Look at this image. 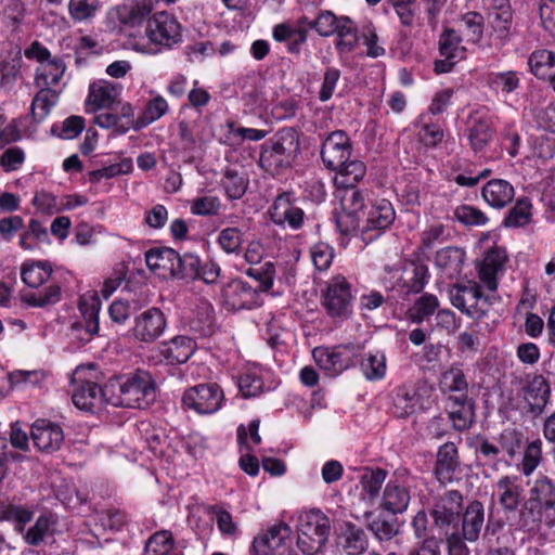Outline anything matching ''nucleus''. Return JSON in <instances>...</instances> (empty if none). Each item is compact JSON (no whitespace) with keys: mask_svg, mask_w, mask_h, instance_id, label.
<instances>
[{"mask_svg":"<svg viewBox=\"0 0 555 555\" xmlns=\"http://www.w3.org/2000/svg\"><path fill=\"white\" fill-rule=\"evenodd\" d=\"M438 386L452 428L457 431L469 429L475 421V401L468 395L469 384L461 365L453 364L443 371Z\"/></svg>","mask_w":555,"mask_h":555,"instance_id":"nucleus-1","label":"nucleus"},{"mask_svg":"<svg viewBox=\"0 0 555 555\" xmlns=\"http://www.w3.org/2000/svg\"><path fill=\"white\" fill-rule=\"evenodd\" d=\"M108 404L129 409H144L156 399V387L151 374L137 371L128 377L111 379L106 384Z\"/></svg>","mask_w":555,"mask_h":555,"instance_id":"nucleus-2","label":"nucleus"},{"mask_svg":"<svg viewBox=\"0 0 555 555\" xmlns=\"http://www.w3.org/2000/svg\"><path fill=\"white\" fill-rule=\"evenodd\" d=\"M299 147L298 132L294 128H283L262 144L259 164L267 172L275 175L291 167Z\"/></svg>","mask_w":555,"mask_h":555,"instance_id":"nucleus-3","label":"nucleus"},{"mask_svg":"<svg viewBox=\"0 0 555 555\" xmlns=\"http://www.w3.org/2000/svg\"><path fill=\"white\" fill-rule=\"evenodd\" d=\"M96 370L94 365H79L72 375V400L76 408L91 412L100 409L103 403H108L106 385L100 387L96 383Z\"/></svg>","mask_w":555,"mask_h":555,"instance_id":"nucleus-4","label":"nucleus"},{"mask_svg":"<svg viewBox=\"0 0 555 555\" xmlns=\"http://www.w3.org/2000/svg\"><path fill=\"white\" fill-rule=\"evenodd\" d=\"M330 519L319 509L305 512L298 519L297 546L304 555H317L330 535Z\"/></svg>","mask_w":555,"mask_h":555,"instance_id":"nucleus-5","label":"nucleus"},{"mask_svg":"<svg viewBox=\"0 0 555 555\" xmlns=\"http://www.w3.org/2000/svg\"><path fill=\"white\" fill-rule=\"evenodd\" d=\"M434 386L425 380L414 386H400L390 395L392 413L398 417H405L426 410L434 402Z\"/></svg>","mask_w":555,"mask_h":555,"instance_id":"nucleus-6","label":"nucleus"},{"mask_svg":"<svg viewBox=\"0 0 555 555\" xmlns=\"http://www.w3.org/2000/svg\"><path fill=\"white\" fill-rule=\"evenodd\" d=\"M335 34L339 37L338 46L347 51L352 50L356 42L361 39L366 47L367 56L377 57L380 54L379 47L377 46L378 35L376 27L370 21L361 26L360 36H358L352 21L347 16H341L337 23Z\"/></svg>","mask_w":555,"mask_h":555,"instance_id":"nucleus-7","label":"nucleus"},{"mask_svg":"<svg viewBox=\"0 0 555 555\" xmlns=\"http://www.w3.org/2000/svg\"><path fill=\"white\" fill-rule=\"evenodd\" d=\"M145 36L157 46L170 49L181 42V26L177 18L167 12H157L151 16L145 26Z\"/></svg>","mask_w":555,"mask_h":555,"instance_id":"nucleus-8","label":"nucleus"},{"mask_svg":"<svg viewBox=\"0 0 555 555\" xmlns=\"http://www.w3.org/2000/svg\"><path fill=\"white\" fill-rule=\"evenodd\" d=\"M223 398V391L217 384H199L185 390L182 403L198 414H212L221 408Z\"/></svg>","mask_w":555,"mask_h":555,"instance_id":"nucleus-9","label":"nucleus"},{"mask_svg":"<svg viewBox=\"0 0 555 555\" xmlns=\"http://www.w3.org/2000/svg\"><path fill=\"white\" fill-rule=\"evenodd\" d=\"M312 357L326 374L337 376L353 365L354 349L351 346H320L312 350Z\"/></svg>","mask_w":555,"mask_h":555,"instance_id":"nucleus-10","label":"nucleus"},{"mask_svg":"<svg viewBox=\"0 0 555 555\" xmlns=\"http://www.w3.org/2000/svg\"><path fill=\"white\" fill-rule=\"evenodd\" d=\"M462 501L463 498L459 491H449L435 504L431 511L434 526L443 535L456 529L462 512Z\"/></svg>","mask_w":555,"mask_h":555,"instance_id":"nucleus-11","label":"nucleus"},{"mask_svg":"<svg viewBox=\"0 0 555 555\" xmlns=\"http://www.w3.org/2000/svg\"><path fill=\"white\" fill-rule=\"evenodd\" d=\"M451 304L472 318H481L486 313V299L478 284L468 282L465 285H454L449 291Z\"/></svg>","mask_w":555,"mask_h":555,"instance_id":"nucleus-12","label":"nucleus"},{"mask_svg":"<svg viewBox=\"0 0 555 555\" xmlns=\"http://www.w3.org/2000/svg\"><path fill=\"white\" fill-rule=\"evenodd\" d=\"M79 310L86 322L85 336L79 335L82 327V322H74L70 326V336L78 339L82 344L90 341L100 330L99 325V312L101 310V299L99 296L89 292L83 294L79 299Z\"/></svg>","mask_w":555,"mask_h":555,"instance_id":"nucleus-13","label":"nucleus"},{"mask_svg":"<svg viewBox=\"0 0 555 555\" xmlns=\"http://www.w3.org/2000/svg\"><path fill=\"white\" fill-rule=\"evenodd\" d=\"M221 296L229 310L253 309L262 305L259 291L238 279L225 284Z\"/></svg>","mask_w":555,"mask_h":555,"instance_id":"nucleus-14","label":"nucleus"},{"mask_svg":"<svg viewBox=\"0 0 555 555\" xmlns=\"http://www.w3.org/2000/svg\"><path fill=\"white\" fill-rule=\"evenodd\" d=\"M351 156V144L345 131L330 133L322 143L321 157L326 168L336 170Z\"/></svg>","mask_w":555,"mask_h":555,"instance_id":"nucleus-15","label":"nucleus"},{"mask_svg":"<svg viewBox=\"0 0 555 555\" xmlns=\"http://www.w3.org/2000/svg\"><path fill=\"white\" fill-rule=\"evenodd\" d=\"M489 23L496 47H504L512 36L513 12L508 0H492Z\"/></svg>","mask_w":555,"mask_h":555,"instance_id":"nucleus-16","label":"nucleus"},{"mask_svg":"<svg viewBox=\"0 0 555 555\" xmlns=\"http://www.w3.org/2000/svg\"><path fill=\"white\" fill-rule=\"evenodd\" d=\"M467 132L469 145L473 151L475 153L483 151L495 133L491 116L483 109L472 112Z\"/></svg>","mask_w":555,"mask_h":555,"instance_id":"nucleus-17","label":"nucleus"},{"mask_svg":"<svg viewBox=\"0 0 555 555\" xmlns=\"http://www.w3.org/2000/svg\"><path fill=\"white\" fill-rule=\"evenodd\" d=\"M134 337L143 343H153L163 335L167 320L158 308H150L135 318Z\"/></svg>","mask_w":555,"mask_h":555,"instance_id":"nucleus-18","label":"nucleus"},{"mask_svg":"<svg viewBox=\"0 0 555 555\" xmlns=\"http://www.w3.org/2000/svg\"><path fill=\"white\" fill-rule=\"evenodd\" d=\"M270 216L275 224L297 230L304 223L305 212L296 205L292 194L283 193L275 198Z\"/></svg>","mask_w":555,"mask_h":555,"instance_id":"nucleus-19","label":"nucleus"},{"mask_svg":"<svg viewBox=\"0 0 555 555\" xmlns=\"http://www.w3.org/2000/svg\"><path fill=\"white\" fill-rule=\"evenodd\" d=\"M30 435L35 447L47 453L57 451L64 441L61 426L47 420H37L31 426Z\"/></svg>","mask_w":555,"mask_h":555,"instance_id":"nucleus-20","label":"nucleus"},{"mask_svg":"<svg viewBox=\"0 0 555 555\" xmlns=\"http://www.w3.org/2000/svg\"><path fill=\"white\" fill-rule=\"evenodd\" d=\"M292 533V528L287 524L278 522L254 538L251 552L255 555H269L284 545Z\"/></svg>","mask_w":555,"mask_h":555,"instance_id":"nucleus-21","label":"nucleus"},{"mask_svg":"<svg viewBox=\"0 0 555 555\" xmlns=\"http://www.w3.org/2000/svg\"><path fill=\"white\" fill-rule=\"evenodd\" d=\"M351 301L350 285L343 276L333 278L324 296V306L331 315L341 317L349 312Z\"/></svg>","mask_w":555,"mask_h":555,"instance_id":"nucleus-22","label":"nucleus"},{"mask_svg":"<svg viewBox=\"0 0 555 555\" xmlns=\"http://www.w3.org/2000/svg\"><path fill=\"white\" fill-rule=\"evenodd\" d=\"M391 279L396 281L391 288H397L399 293L408 295L410 293H420L428 281V269L422 264H411V270L405 269L402 272L399 269L390 270Z\"/></svg>","mask_w":555,"mask_h":555,"instance_id":"nucleus-23","label":"nucleus"},{"mask_svg":"<svg viewBox=\"0 0 555 555\" xmlns=\"http://www.w3.org/2000/svg\"><path fill=\"white\" fill-rule=\"evenodd\" d=\"M551 388L547 380L542 375L529 377L526 386L522 388V397L529 406L532 415H540L550 399Z\"/></svg>","mask_w":555,"mask_h":555,"instance_id":"nucleus-24","label":"nucleus"},{"mask_svg":"<svg viewBox=\"0 0 555 555\" xmlns=\"http://www.w3.org/2000/svg\"><path fill=\"white\" fill-rule=\"evenodd\" d=\"M119 95V88L105 80L94 82L89 88L86 101V111L98 113L101 109H111Z\"/></svg>","mask_w":555,"mask_h":555,"instance_id":"nucleus-25","label":"nucleus"},{"mask_svg":"<svg viewBox=\"0 0 555 555\" xmlns=\"http://www.w3.org/2000/svg\"><path fill=\"white\" fill-rule=\"evenodd\" d=\"M507 260L505 250L494 248L489 250L482 262L478 267L479 279L482 284L491 292L498 287V278L504 272V266Z\"/></svg>","mask_w":555,"mask_h":555,"instance_id":"nucleus-26","label":"nucleus"},{"mask_svg":"<svg viewBox=\"0 0 555 555\" xmlns=\"http://www.w3.org/2000/svg\"><path fill=\"white\" fill-rule=\"evenodd\" d=\"M493 496L498 499L505 511H516L522 499V488L517 477L501 478L494 487Z\"/></svg>","mask_w":555,"mask_h":555,"instance_id":"nucleus-27","label":"nucleus"},{"mask_svg":"<svg viewBox=\"0 0 555 555\" xmlns=\"http://www.w3.org/2000/svg\"><path fill=\"white\" fill-rule=\"evenodd\" d=\"M66 66L61 59H52L40 64L35 74L34 83L37 89H61L59 86L65 74Z\"/></svg>","mask_w":555,"mask_h":555,"instance_id":"nucleus-28","label":"nucleus"},{"mask_svg":"<svg viewBox=\"0 0 555 555\" xmlns=\"http://www.w3.org/2000/svg\"><path fill=\"white\" fill-rule=\"evenodd\" d=\"M337 545L347 555H359L367 547V539L364 531L352 522H346L340 528L337 537Z\"/></svg>","mask_w":555,"mask_h":555,"instance_id":"nucleus-29","label":"nucleus"},{"mask_svg":"<svg viewBox=\"0 0 555 555\" xmlns=\"http://www.w3.org/2000/svg\"><path fill=\"white\" fill-rule=\"evenodd\" d=\"M465 261V251L461 247L449 246L436 253L437 268L449 279L461 274Z\"/></svg>","mask_w":555,"mask_h":555,"instance_id":"nucleus-30","label":"nucleus"},{"mask_svg":"<svg viewBox=\"0 0 555 555\" xmlns=\"http://www.w3.org/2000/svg\"><path fill=\"white\" fill-rule=\"evenodd\" d=\"M195 351V341L188 336H177L162 345L160 353L170 364L184 363Z\"/></svg>","mask_w":555,"mask_h":555,"instance_id":"nucleus-31","label":"nucleus"},{"mask_svg":"<svg viewBox=\"0 0 555 555\" xmlns=\"http://www.w3.org/2000/svg\"><path fill=\"white\" fill-rule=\"evenodd\" d=\"M515 196L513 185L503 179H493L482 189V197L493 208H503Z\"/></svg>","mask_w":555,"mask_h":555,"instance_id":"nucleus-32","label":"nucleus"},{"mask_svg":"<svg viewBox=\"0 0 555 555\" xmlns=\"http://www.w3.org/2000/svg\"><path fill=\"white\" fill-rule=\"evenodd\" d=\"M146 15V11L140 7L118 5L107 13V18L112 23L113 29H124L125 27H135L140 25Z\"/></svg>","mask_w":555,"mask_h":555,"instance_id":"nucleus-33","label":"nucleus"},{"mask_svg":"<svg viewBox=\"0 0 555 555\" xmlns=\"http://www.w3.org/2000/svg\"><path fill=\"white\" fill-rule=\"evenodd\" d=\"M272 37L278 42H287L291 53H299L300 47L307 40V30L304 27L281 23L273 27Z\"/></svg>","mask_w":555,"mask_h":555,"instance_id":"nucleus-34","label":"nucleus"},{"mask_svg":"<svg viewBox=\"0 0 555 555\" xmlns=\"http://www.w3.org/2000/svg\"><path fill=\"white\" fill-rule=\"evenodd\" d=\"M487 83L496 93L508 95L519 89L521 73L517 70L491 72L487 76Z\"/></svg>","mask_w":555,"mask_h":555,"instance_id":"nucleus-35","label":"nucleus"},{"mask_svg":"<svg viewBox=\"0 0 555 555\" xmlns=\"http://www.w3.org/2000/svg\"><path fill=\"white\" fill-rule=\"evenodd\" d=\"M176 250L172 248H153L146 251L145 262L150 270L164 276H172Z\"/></svg>","mask_w":555,"mask_h":555,"instance_id":"nucleus-36","label":"nucleus"},{"mask_svg":"<svg viewBox=\"0 0 555 555\" xmlns=\"http://www.w3.org/2000/svg\"><path fill=\"white\" fill-rule=\"evenodd\" d=\"M483 507L480 502L470 503L463 515V538L469 542L476 541L483 526Z\"/></svg>","mask_w":555,"mask_h":555,"instance_id":"nucleus-37","label":"nucleus"},{"mask_svg":"<svg viewBox=\"0 0 555 555\" xmlns=\"http://www.w3.org/2000/svg\"><path fill=\"white\" fill-rule=\"evenodd\" d=\"M62 89H38L31 102V115L36 121L43 120L57 104Z\"/></svg>","mask_w":555,"mask_h":555,"instance_id":"nucleus-38","label":"nucleus"},{"mask_svg":"<svg viewBox=\"0 0 555 555\" xmlns=\"http://www.w3.org/2000/svg\"><path fill=\"white\" fill-rule=\"evenodd\" d=\"M334 183L339 189H352L364 177L365 166L362 162L347 160L340 168L334 170Z\"/></svg>","mask_w":555,"mask_h":555,"instance_id":"nucleus-39","label":"nucleus"},{"mask_svg":"<svg viewBox=\"0 0 555 555\" xmlns=\"http://www.w3.org/2000/svg\"><path fill=\"white\" fill-rule=\"evenodd\" d=\"M410 502V494L404 485L388 482L384 490V512L393 515L404 512Z\"/></svg>","mask_w":555,"mask_h":555,"instance_id":"nucleus-40","label":"nucleus"},{"mask_svg":"<svg viewBox=\"0 0 555 555\" xmlns=\"http://www.w3.org/2000/svg\"><path fill=\"white\" fill-rule=\"evenodd\" d=\"M460 465L459 452L455 443L447 442L439 448L437 454L436 473L440 478L450 479Z\"/></svg>","mask_w":555,"mask_h":555,"instance_id":"nucleus-41","label":"nucleus"},{"mask_svg":"<svg viewBox=\"0 0 555 555\" xmlns=\"http://www.w3.org/2000/svg\"><path fill=\"white\" fill-rule=\"evenodd\" d=\"M530 502L540 507L553 509L555 506V486L546 476H539L530 489Z\"/></svg>","mask_w":555,"mask_h":555,"instance_id":"nucleus-42","label":"nucleus"},{"mask_svg":"<svg viewBox=\"0 0 555 555\" xmlns=\"http://www.w3.org/2000/svg\"><path fill=\"white\" fill-rule=\"evenodd\" d=\"M22 281L31 288H38L52 276V268L46 261L24 263L21 268Z\"/></svg>","mask_w":555,"mask_h":555,"instance_id":"nucleus-43","label":"nucleus"},{"mask_svg":"<svg viewBox=\"0 0 555 555\" xmlns=\"http://www.w3.org/2000/svg\"><path fill=\"white\" fill-rule=\"evenodd\" d=\"M483 17L478 12H467L457 22V31L466 41L477 43L483 34Z\"/></svg>","mask_w":555,"mask_h":555,"instance_id":"nucleus-44","label":"nucleus"},{"mask_svg":"<svg viewBox=\"0 0 555 555\" xmlns=\"http://www.w3.org/2000/svg\"><path fill=\"white\" fill-rule=\"evenodd\" d=\"M361 499L369 505L377 503L382 507V501H378L382 489V472L366 468L361 477Z\"/></svg>","mask_w":555,"mask_h":555,"instance_id":"nucleus-45","label":"nucleus"},{"mask_svg":"<svg viewBox=\"0 0 555 555\" xmlns=\"http://www.w3.org/2000/svg\"><path fill=\"white\" fill-rule=\"evenodd\" d=\"M528 64L531 73L540 78L555 76V53L546 50H539L531 53Z\"/></svg>","mask_w":555,"mask_h":555,"instance_id":"nucleus-46","label":"nucleus"},{"mask_svg":"<svg viewBox=\"0 0 555 555\" xmlns=\"http://www.w3.org/2000/svg\"><path fill=\"white\" fill-rule=\"evenodd\" d=\"M438 307V298L433 294L425 293L409 308L408 318L413 323H422L428 317L433 315Z\"/></svg>","mask_w":555,"mask_h":555,"instance_id":"nucleus-47","label":"nucleus"},{"mask_svg":"<svg viewBox=\"0 0 555 555\" xmlns=\"http://www.w3.org/2000/svg\"><path fill=\"white\" fill-rule=\"evenodd\" d=\"M201 262L199 257L195 254L185 253L180 255L176 251L172 276L195 280L199 274Z\"/></svg>","mask_w":555,"mask_h":555,"instance_id":"nucleus-48","label":"nucleus"},{"mask_svg":"<svg viewBox=\"0 0 555 555\" xmlns=\"http://www.w3.org/2000/svg\"><path fill=\"white\" fill-rule=\"evenodd\" d=\"M31 518L33 513L29 509L21 505L8 504L0 500V521H13L18 532L24 531L25 526Z\"/></svg>","mask_w":555,"mask_h":555,"instance_id":"nucleus-49","label":"nucleus"},{"mask_svg":"<svg viewBox=\"0 0 555 555\" xmlns=\"http://www.w3.org/2000/svg\"><path fill=\"white\" fill-rule=\"evenodd\" d=\"M217 245L228 255H238L244 243V233L236 227L222 229L216 240Z\"/></svg>","mask_w":555,"mask_h":555,"instance_id":"nucleus-50","label":"nucleus"},{"mask_svg":"<svg viewBox=\"0 0 555 555\" xmlns=\"http://www.w3.org/2000/svg\"><path fill=\"white\" fill-rule=\"evenodd\" d=\"M167 111V101L162 95L154 96L146 103L142 114L137 118V130L158 120Z\"/></svg>","mask_w":555,"mask_h":555,"instance_id":"nucleus-51","label":"nucleus"},{"mask_svg":"<svg viewBox=\"0 0 555 555\" xmlns=\"http://www.w3.org/2000/svg\"><path fill=\"white\" fill-rule=\"evenodd\" d=\"M100 9V0H69L68 15L74 23L91 21Z\"/></svg>","mask_w":555,"mask_h":555,"instance_id":"nucleus-52","label":"nucleus"},{"mask_svg":"<svg viewBox=\"0 0 555 555\" xmlns=\"http://www.w3.org/2000/svg\"><path fill=\"white\" fill-rule=\"evenodd\" d=\"M62 298L61 286L56 283H51L43 291L38 293H30L23 297L24 302L28 306L43 308L47 306L57 304Z\"/></svg>","mask_w":555,"mask_h":555,"instance_id":"nucleus-53","label":"nucleus"},{"mask_svg":"<svg viewBox=\"0 0 555 555\" xmlns=\"http://www.w3.org/2000/svg\"><path fill=\"white\" fill-rule=\"evenodd\" d=\"M477 461L482 465L499 469L502 463L500 448L487 439H478L475 448Z\"/></svg>","mask_w":555,"mask_h":555,"instance_id":"nucleus-54","label":"nucleus"},{"mask_svg":"<svg viewBox=\"0 0 555 555\" xmlns=\"http://www.w3.org/2000/svg\"><path fill=\"white\" fill-rule=\"evenodd\" d=\"M221 185L230 199H240L247 190L248 180L234 170H227Z\"/></svg>","mask_w":555,"mask_h":555,"instance_id":"nucleus-55","label":"nucleus"},{"mask_svg":"<svg viewBox=\"0 0 555 555\" xmlns=\"http://www.w3.org/2000/svg\"><path fill=\"white\" fill-rule=\"evenodd\" d=\"M462 36L455 29L446 30L439 40L440 54L444 57L462 59L464 55V48L461 47Z\"/></svg>","mask_w":555,"mask_h":555,"instance_id":"nucleus-56","label":"nucleus"},{"mask_svg":"<svg viewBox=\"0 0 555 555\" xmlns=\"http://www.w3.org/2000/svg\"><path fill=\"white\" fill-rule=\"evenodd\" d=\"M209 512L214 515L218 530L223 537L230 539L237 538L238 526L228 511L219 505H212L209 507Z\"/></svg>","mask_w":555,"mask_h":555,"instance_id":"nucleus-57","label":"nucleus"},{"mask_svg":"<svg viewBox=\"0 0 555 555\" xmlns=\"http://www.w3.org/2000/svg\"><path fill=\"white\" fill-rule=\"evenodd\" d=\"M173 548L171 532L162 530L155 532L145 544V555H167Z\"/></svg>","mask_w":555,"mask_h":555,"instance_id":"nucleus-58","label":"nucleus"},{"mask_svg":"<svg viewBox=\"0 0 555 555\" xmlns=\"http://www.w3.org/2000/svg\"><path fill=\"white\" fill-rule=\"evenodd\" d=\"M53 521L49 516L41 515L37 518L34 526H31L25 533L24 540L27 544L37 546L43 539L52 533Z\"/></svg>","mask_w":555,"mask_h":555,"instance_id":"nucleus-59","label":"nucleus"},{"mask_svg":"<svg viewBox=\"0 0 555 555\" xmlns=\"http://www.w3.org/2000/svg\"><path fill=\"white\" fill-rule=\"evenodd\" d=\"M382 235V207H373L366 218V222L361 231V238L365 244H370Z\"/></svg>","mask_w":555,"mask_h":555,"instance_id":"nucleus-60","label":"nucleus"},{"mask_svg":"<svg viewBox=\"0 0 555 555\" xmlns=\"http://www.w3.org/2000/svg\"><path fill=\"white\" fill-rule=\"evenodd\" d=\"M237 386L244 398H253L263 392L264 384L257 372L248 371L240 376Z\"/></svg>","mask_w":555,"mask_h":555,"instance_id":"nucleus-61","label":"nucleus"},{"mask_svg":"<svg viewBox=\"0 0 555 555\" xmlns=\"http://www.w3.org/2000/svg\"><path fill=\"white\" fill-rule=\"evenodd\" d=\"M246 274L258 282L256 287L259 294L269 292L273 286V280L275 275V268L272 262H266L260 268H249Z\"/></svg>","mask_w":555,"mask_h":555,"instance_id":"nucleus-62","label":"nucleus"},{"mask_svg":"<svg viewBox=\"0 0 555 555\" xmlns=\"http://www.w3.org/2000/svg\"><path fill=\"white\" fill-rule=\"evenodd\" d=\"M542 459V441L537 439L526 447L520 470L524 475L529 476L539 466Z\"/></svg>","mask_w":555,"mask_h":555,"instance_id":"nucleus-63","label":"nucleus"},{"mask_svg":"<svg viewBox=\"0 0 555 555\" xmlns=\"http://www.w3.org/2000/svg\"><path fill=\"white\" fill-rule=\"evenodd\" d=\"M310 256L315 269L325 271L333 261L334 249L327 243L320 242L311 247Z\"/></svg>","mask_w":555,"mask_h":555,"instance_id":"nucleus-64","label":"nucleus"}]
</instances>
